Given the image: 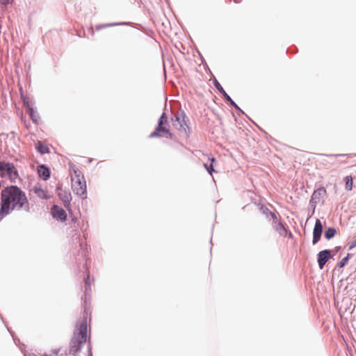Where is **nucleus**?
Returning a JSON list of instances; mask_svg holds the SVG:
<instances>
[{"label":"nucleus","instance_id":"1","mask_svg":"<svg viewBox=\"0 0 356 356\" xmlns=\"http://www.w3.org/2000/svg\"><path fill=\"white\" fill-rule=\"evenodd\" d=\"M1 196L0 221L13 210L28 211L29 209L25 193L17 186L5 188L1 191Z\"/></svg>","mask_w":356,"mask_h":356},{"label":"nucleus","instance_id":"2","mask_svg":"<svg viewBox=\"0 0 356 356\" xmlns=\"http://www.w3.org/2000/svg\"><path fill=\"white\" fill-rule=\"evenodd\" d=\"M87 341V323L86 320H82L76 325L74 336L70 342V353L75 355L81 348V346L86 343Z\"/></svg>","mask_w":356,"mask_h":356},{"label":"nucleus","instance_id":"3","mask_svg":"<svg viewBox=\"0 0 356 356\" xmlns=\"http://www.w3.org/2000/svg\"><path fill=\"white\" fill-rule=\"evenodd\" d=\"M72 188L82 199L86 197V182L81 172L73 167L70 170Z\"/></svg>","mask_w":356,"mask_h":356},{"label":"nucleus","instance_id":"4","mask_svg":"<svg viewBox=\"0 0 356 356\" xmlns=\"http://www.w3.org/2000/svg\"><path fill=\"white\" fill-rule=\"evenodd\" d=\"M170 134L168 129V122L166 114L163 113L159 118V124L155 131L151 134V137L162 136Z\"/></svg>","mask_w":356,"mask_h":356},{"label":"nucleus","instance_id":"5","mask_svg":"<svg viewBox=\"0 0 356 356\" xmlns=\"http://www.w3.org/2000/svg\"><path fill=\"white\" fill-rule=\"evenodd\" d=\"M0 174L1 177H7L11 180H15L18 177L16 168L10 163L0 162Z\"/></svg>","mask_w":356,"mask_h":356},{"label":"nucleus","instance_id":"6","mask_svg":"<svg viewBox=\"0 0 356 356\" xmlns=\"http://www.w3.org/2000/svg\"><path fill=\"white\" fill-rule=\"evenodd\" d=\"M57 194L60 200L63 202L64 207L68 209L70 206V202L72 200L71 193L69 191L63 189L62 187L58 186Z\"/></svg>","mask_w":356,"mask_h":356},{"label":"nucleus","instance_id":"7","mask_svg":"<svg viewBox=\"0 0 356 356\" xmlns=\"http://www.w3.org/2000/svg\"><path fill=\"white\" fill-rule=\"evenodd\" d=\"M51 214L54 218L61 222H64L67 219L65 211L58 205H54L51 208Z\"/></svg>","mask_w":356,"mask_h":356},{"label":"nucleus","instance_id":"8","mask_svg":"<svg viewBox=\"0 0 356 356\" xmlns=\"http://www.w3.org/2000/svg\"><path fill=\"white\" fill-rule=\"evenodd\" d=\"M323 232V225L319 219H316L313 230V244L318 243Z\"/></svg>","mask_w":356,"mask_h":356},{"label":"nucleus","instance_id":"9","mask_svg":"<svg viewBox=\"0 0 356 356\" xmlns=\"http://www.w3.org/2000/svg\"><path fill=\"white\" fill-rule=\"evenodd\" d=\"M330 251L327 250L321 251L318 254V264L321 269L323 268L325 264L330 259Z\"/></svg>","mask_w":356,"mask_h":356},{"label":"nucleus","instance_id":"10","mask_svg":"<svg viewBox=\"0 0 356 356\" xmlns=\"http://www.w3.org/2000/svg\"><path fill=\"white\" fill-rule=\"evenodd\" d=\"M33 191L38 197L41 199L47 200L50 197L48 191L40 186H35L33 188Z\"/></svg>","mask_w":356,"mask_h":356},{"label":"nucleus","instance_id":"11","mask_svg":"<svg viewBox=\"0 0 356 356\" xmlns=\"http://www.w3.org/2000/svg\"><path fill=\"white\" fill-rule=\"evenodd\" d=\"M38 173L39 177L43 179L44 180H47V179H49L50 176V172L49 168L44 166V165L38 166Z\"/></svg>","mask_w":356,"mask_h":356},{"label":"nucleus","instance_id":"12","mask_svg":"<svg viewBox=\"0 0 356 356\" xmlns=\"http://www.w3.org/2000/svg\"><path fill=\"white\" fill-rule=\"evenodd\" d=\"M216 88L218 90V91L222 94L224 97L229 101L232 105L234 106L235 108H238L237 105L235 104V102L231 99V97L226 93V92L224 90L223 88L221 86V85L218 82L216 81L215 83Z\"/></svg>","mask_w":356,"mask_h":356},{"label":"nucleus","instance_id":"13","mask_svg":"<svg viewBox=\"0 0 356 356\" xmlns=\"http://www.w3.org/2000/svg\"><path fill=\"white\" fill-rule=\"evenodd\" d=\"M272 216L276 220L275 225V229L277 230V232H278L280 235H281L282 236H285L286 235V229H285V227L281 222L277 221V219L274 213H272Z\"/></svg>","mask_w":356,"mask_h":356},{"label":"nucleus","instance_id":"14","mask_svg":"<svg viewBox=\"0 0 356 356\" xmlns=\"http://www.w3.org/2000/svg\"><path fill=\"white\" fill-rule=\"evenodd\" d=\"M37 149L42 154L49 152V148L46 145H43L41 142L38 143Z\"/></svg>","mask_w":356,"mask_h":356},{"label":"nucleus","instance_id":"15","mask_svg":"<svg viewBox=\"0 0 356 356\" xmlns=\"http://www.w3.org/2000/svg\"><path fill=\"white\" fill-rule=\"evenodd\" d=\"M336 229L333 227H329L325 232V237L329 240L334 236L336 234Z\"/></svg>","mask_w":356,"mask_h":356},{"label":"nucleus","instance_id":"16","mask_svg":"<svg viewBox=\"0 0 356 356\" xmlns=\"http://www.w3.org/2000/svg\"><path fill=\"white\" fill-rule=\"evenodd\" d=\"M346 181V189L348 191H351L353 186V177L351 176H346L345 177Z\"/></svg>","mask_w":356,"mask_h":356},{"label":"nucleus","instance_id":"17","mask_svg":"<svg viewBox=\"0 0 356 356\" xmlns=\"http://www.w3.org/2000/svg\"><path fill=\"white\" fill-rule=\"evenodd\" d=\"M209 160L211 161V164L209 165L207 164H204V167L206 168V170L210 175H212L213 172L215 171L213 169V162H215L216 159H215V158L213 157V158H210Z\"/></svg>","mask_w":356,"mask_h":356},{"label":"nucleus","instance_id":"18","mask_svg":"<svg viewBox=\"0 0 356 356\" xmlns=\"http://www.w3.org/2000/svg\"><path fill=\"white\" fill-rule=\"evenodd\" d=\"M179 118H176V122H177L179 124V127H177V124L174 123V126H175L179 131H184L186 132V128L184 127V125L179 122Z\"/></svg>","mask_w":356,"mask_h":356},{"label":"nucleus","instance_id":"19","mask_svg":"<svg viewBox=\"0 0 356 356\" xmlns=\"http://www.w3.org/2000/svg\"><path fill=\"white\" fill-rule=\"evenodd\" d=\"M348 259H349V258H348V255L347 257H346L343 258V259L340 261V262L339 263V264H338V265H339V266L340 268L343 267V266L347 264V262H348Z\"/></svg>","mask_w":356,"mask_h":356},{"label":"nucleus","instance_id":"20","mask_svg":"<svg viewBox=\"0 0 356 356\" xmlns=\"http://www.w3.org/2000/svg\"><path fill=\"white\" fill-rule=\"evenodd\" d=\"M29 115L31 118V119L34 121V122H36L37 121V119L35 118V115L34 114V112H33V108H30L29 109Z\"/></svg>","mask_w":356,"mask_h":356},{"label":"nucleus","instance_id":"21","mask_svg":"<svg viewBox=\"0 0 356 356\" xmlns=\"http://www.w3.org/2000/svg\"><path fill=\"white\" fill-rule=\"evenodd\" d=\"M42 356H57V353L51 352V353H45Z\"/></svg>","mask_w":356,"mask_h":356},{"label":"nucleus","instance_id":"22","mask_svg":"<svg viewBox=\"0 0 356 356\" xmlns=\"http://www.w3.org/2000/svg\"><path fill=\"white\" fill-rule=\"evenodd\" d=\"M10 0H0V6H4L9 3Z\"/></svg>","mask_w":356,"mask_h":356},{"label":"nucleus","instance_id":"23","mask_svg":"<svg viewBox=\"0 0 356 356\" xmlns=\"http://www.w3.org/2000/svg\"><path fill=\"white\" fill-rule=\"evenodd\" d=\"M355 247H356V239L352 243L349 249H353Z\"/></svg>","mask_w":356,"mask_h":356},{"label":"nucleus","instance_id":"24","mask_svg":"<svg viewBox=\"0 0 356 356\" xmlns=\"http://www.w3.org/2000/svg\"><path fill=\"white\" fill-rule=\"evenodd\" d=\"M88 356H92V353L90 347L88 349Z\"/></svg>","mask_w":356,"mask_h":356}]
</instances>
